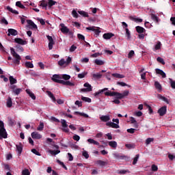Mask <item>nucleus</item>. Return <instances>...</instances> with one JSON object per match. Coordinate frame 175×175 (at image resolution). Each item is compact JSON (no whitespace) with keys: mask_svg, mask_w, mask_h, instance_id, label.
<instances>
[{"mask_svg":"<svg viewBox=\"0 0 175 175\" xmlns=\"http://www.w3.org/2000/svg\"><path fill=\"white\" fill-rule=\"evenodd\" d=\"M72 17H74L75 18H79V14H77V12L76 10H72Z\"/></svg>","mask_w":175,"mask_h":175,"instance_id":"obj_57","label":"nucleus"},{"mask_svg":"<svg viewBox=\"0 0 175 175\" xmlns=\"http://www.w3.org/2000/svg\"><path fill=\"white\" fill-rule=\"evenodd\" d=\"M122 25L124 29L126 31V36L127 39H131V31H129V29H128V24L125 22H122Z\"/></svg>","mask_w":175,"mask_h":175,"instance_id":"obj_5","label":"nucleus"},{"mask_svg":"<svg viewBox=\"0 0 175 175\" xmlns=\"http://www.w3.org/2000/svg\"><path fill=\"white\" fill-rule=\"evenodd\" d=\"M125 147H126V148H129V150H131L132 148H135V145H133L132 144H126L125 145Z\"/></svg>","mask_w":175,"mask_h":175,"instance_id":"obj_61","label":"nucleus"},{"mask_svg":"<svg viewBox=\"0 0 175 175\" xmlns=\"http://www.w3.org/2000/svg\"><path fill=\"white\" fill-rule=\"evenodd\" d=\"M139 154H136L135 158L133 159V165H136L137 163V161L139 160Z\"/></svg>","mask_w":175,"mask_h":175,"instance_id":"obj_56","label":"nucleus"},{"mask_svg":"<svg viewBox=\"0 0 175 175\" xmlns=\"http://www.w3.org/2000/svg\"><path fill=\"white\" fill-rule=\"evenodd\" d=\"M128 95H129V90H125L123 93H122L123 99L125 98V96H128Z\"/></svg>","mask_w":175,"mask_h":175,"instance_id":"obj_60","label":"nucleus"},{"mask_svg":"<svg viewBox=\"0 0 175 175\" xmlns=\"http://www.w3.org/2000/svg\"><path fill=\"white\" fill-rule=\"evenodd\" d=\"M113 36H114V33H105L103 34V38H104L105 39H106V40H107L109 39H111Z\"/></svg>","mask_w":175,"mask_h":175,"instance_id":"obj_17","label":"nucleus"},{"mask_svg":"<svg viewBox=\"0 0 175 175\" xmlns=\"http://www.w3.org/2000/svg\"><path fill=\"white\" fill-rule=\"evenodd\" d=\"M135 30L137 33H144V32H146V29L142 26L135 27Z\"/></svg>","mask_w":175,"mask_h":175,"instance_id":"obj_18","label":"nucleus"},{"mask_svg":"<svg viewBox=\"0 0 175 175\" xmlns=\"http://www.w3.org/2000/svg\"><path fill=\"white\" fill-rule=\"evenodd\" d=\"M94 63L96 64V65H98L100 66H102V65H105V62L104 61H102V60H100V59H95Z\"/></svg>","mask_w":175,"mask_h":175,"instance_id":"obj_42","label":"nucleus"},{"mask_svg":"<svg viewBox=\"0 0 175 175\" xmlns=\"http://www.w3.org/2000/svg\"><path fill=\"white\" fill-rule=\"evenodd\" d=\"M113 157L114 158H116V159H126V158L128 159L126 156L120 153H114Z\"/></svg>","mask_w":175,"mask_h":175,"instance_id":"obj_11","label":"nucleus"},{"mask_svg":"<svg viewBox=\"0 0 175 175\" xmlns=\"http://www.w3.org/2000/svg\"><path fill=\"white\" fill-rule=\"evenodd\" d=\"M49 154H51V155H57L58 154H59V152H61V150H49Z\"/></svg>","mask_w":175,"mask_h":175,"instance_id":"obj_45","label":"nucleus"},{"mask_svg":"<svg viewBox=\"0 0 175 175\" xmlns=\"http://www.w3.org/2000/svg\"><path fill=\"white\" fill-rule=\"evenodd\" d=\"M10 83L11 85H13V84H17V79H16L13 76L9 77Z\"/></svg>","mask_w":175,"mask_h":175,"instance_id":"obj_26","label":"nucleus"},{"mask_svg":"<svg viewBox=\"0 0 175 175\" xmlns=\"http://www.w3.org/2000/svg\"><path fill=\"white\" fill-rule=\"evenodd\" d=\"M62 126L63 127L62 131L66 133H69V129H68V124L66 123V120H61Z\"/></svg>","mask_w":175,"mask_h":175,"instance_id":"obj_6","label":"nucleus"},{"mask_svg":"<svg viewBox=\"0 0 175 175\" xmlns=\"http://www.w3.org/2000/svg\"><path fill=\"white\" fill-rule=\"evenodd\" d=\"M44 128V124L42 122H40L39 126L37 127V131H42Z\"/></svg>","mask_w":175,"mask_h":175,"instance_id":"obj_46","label":"nucleus"},{"mask_svg":"<svg viewBox=\"0 0 175 175\" xmlns=\"http://www.w3.org/2000/svg\"><path fill=\"white\" fill-rule=\"evenodd\" d=\"M157 75H160L163 79H166V73L163 72V70L159 69V68H156L155 69Z\"/></svg>","mask_w":175,"mask_h":175,"instance_id":"obj_14","label":"nucleus"},{"mask_svg":"<svg viewBox=\"0 0 175 175\" xmlns=\"http://www.w3.org/2000/svg\"><path fill=\"white\" fill-rule=\"evenodd\" d=\"M6 105H7V107H12V106H13V102L12 101V98L8 97Z\"/></svg>","mask_w":175,"mask_h":175,"instance_id":"obj_34","label":"nucleus"},{"mask_svg":"<svg viewBox=\"0 0 175 175\" xmlns=\"http://www.w3.org/2000/svg\"><path fill=\"white\" fill-rule=\"evenodd\" d=\"M107 126H110L111 128H114L115 129H118L120 128V125L113 122H109L106 123Z\"/></svg>","mask_w":175,"mask_h":175,"instance_id":"obj_15","label":"nucleus"},{"mask_svg":"<svg viewBox=\"0 0 175 175\" xmlns=\"http://www.w3.org/2000/svg\"><path fill=\"white\" fill-rule=\"evenodd\" d=\"M86 29L88 31H93V32L95 33L96 35H99V33L100 32V30H99V27H86Z\"/></svg>","mask_w":175,"mask_h":175,"instance_id":"obj_9","label":"nucleus"},{"mask_svg":"<svg viewBox=\"0 0 175 175\" xmlns=\"http://www.w3.org/2000/svg\"><path fill=\"white\" fill-rule=\"evenodd\" d=\"M159 99H161L162 100H163V102H165V103H167V105H169L170 103L169 100L166 97L161 94H159Z\"/></svg>","mask_w":175,"mask_h":175,"instance_id":"obj_38","label":"nucleus"},{"mask_svg":"<svg viewBox=\"0 0 175 175\" xmlns=\"http://www.w3.org/2000/svg\"><path fill=\"white\" fill-rule=\"evenodd\" d=\"M75 114H77V116H81V117H84L85 118H88V115L85 113H81L79 111H75Z\"/></svg>","mask_w":175,"mask_h":175,"instance_id":"obj_39","label":"nucleus"},{"mask_svg":"<svg viewBox=\"0 0 175 175\" xmlns=\"http://www.w3.org/2000/svg\"><path fill=\"white\" fill-rule=\"evenodd\" d=\"M61 79H62L61 78V75L55 74L53 75L51 80H53L54 83H58L59 84H62V81H64V80Z\"/></svg>","mask_w":175,"mask_h":175,"instance_id":"obj_3","label":"nucleus"},{"mask_svg":"<svg viewBox=\"0 0 175 175\" xmlns=\"http://www.w3.org/2000/svg\"><path fill=\"white\" fill-rule=\"evenodd\" d=\"M57 3V1H55L53 0H48V6L49 8V9H51V8H53V6H54V5H55Z\"/></svg>","mask_w":175,"mask_h":175,"instance_id":"obj_31","label":"nucleus"},{"mask_svg":"<svg viewBox=\"0 0 175 175\" xmlns=\"http://www.w3.org/2000/svg\"><path fill=\"white\" fill-rule=\"evenodd\" d=\"M26 92H27V94H28V95L30 96V98H31V99H33V100H36V96L32 92H31V90H26Z\"/></svg>","mask_w":175,"mask_h":175,"instance_id":"obj_22","label":"nucleus"},{"mask_svg":"<svg viewBox=\"0 0 175 175\" xmlns=\"http://www.w3.org/2000/svg\"><path fill=\"white\" fill-rule=\"evenodd\" d=\"M23 90L21 88H17L13 90L14 94H16V95H19L20 92H21Z\"/></svg>","mask_w":175,"mask_h":175,"instance_id":"obj_58","label":"nucleus"},{"mask_svg":"<svg viewBox=\"0 0 175 175\" xmlns=\"http://www.w3.org/2000/svg\"><path fill=\"white\" fill-rule=\"evenodd\" d=\"M130 20H131L132 21H135V23H143V19L140 18L130 16Z\"/></svg>","mask_w":175,"mask_h":175,"instance_id":"obj_27","label":"nucleus"},{"mask_svg":"<svg viewBox=\"0 0 175 175\" xmlns=\"http://www.w3.org/2000/svg\"><path fill=\"white\" fill-rule=\"evenodd\" d=\"M10 50H11L12 55L15 58V59H14V64H15V65H20V61H21V57L20 56V55L16 53V51H14V49L11 48Z\"/></svg>","mask_w":175,"mask_h":175,"instance_id":"obj_2","label":"nucleus"},{"mask_svg":"<svg viewBox=\"0 0 175 175\" xmlns=\"http://www.w3.org/2000/svg\"><path fill=\"white\" fill-rule=\"evenodd\" d=\"M81 100H83V102H88V103H91V98L88 97H81Z\"/></svg>","mask_w":175,"mask_h":175,"instance_id":"obj_55","label":"nucleus"},{"mask_svg":"<svg viewBox=\"0 0 175 175\" xmlns=\"http://www.w3.org/2000/svg\"><path fill=\"white\" fill-rule=\"evenodd\" d=\"M166 111H167V107L163 106L161 107L158 111L157 113L159 114L161 117H163L165 114H166Z\"/></svg>","mask_w":175,"mask_h":175,"instance_id":"obj_7","label":"nucleus"},{"mask_svg":"<svg viewBox=\"0 0 175 175\" xmlns=\"http://www.w3.org/2000/svg\"><path fill=\"white\" fill-rule=\"evenodd\" d=\"M150 17L154 21V23H159V18L154 14H150Z\"/></svg>","mask_w":175,"mask_h":175,"instance_id":"obj_29","label":"nucleus"},{"mask_svg":"<svg viewBox=\"0 0 175 175\" xmlns=\"http://www.w3.org/2000/svg\"><path fill=\"white\" fill-rule=\"evenodd\" d=\"M7 10L11 13H13L14 14H18V11L13 10V8H10V6H7Z\"/></svg>","mask_w":175,"mask_h":175,"instance_id":"obj_32","label":"nucleus"},{"mask_svg":"<svg viewBox=\"0 0 175 175\" xmlns=\"http://www.w3.org/2000/svg\"><path fill=\"white\" fill-rule=\"evenodd\" d=\"M96 164L99 165V166H106V165H107V162L103 161L102 160H98L96 161Z\"/></svg>","mask_w":175,"mask_h":175,"instance_id":"obj_40","label":"nucleus"},{"mask_svg":"<svg viewBox=\"0 0 175 175\" xmlns=\"http://www.w3.org/2000/svg\"><path fill=\"white\" fill-rule=\"evenodd\" d=\"M157 62H159L160 64H161L162 65H165V60H163V58L159 57L157 58Z\"/></svg>","mask_w":175,"mask_h":175,"instance_id":"obj_53","label":"nucleus"},{"mask_svg":"<svg viewBox=\"0 0 175 175\" xmlns=\"http://www.w3.org/2000/svg\"><path fill=\"white\" fill-rule=\"evenodd\" d=\"M102 74L96 73L93 74L92 77L94 80H99L100 79H102Z\"/></svg>","mask_w":175,"mask_h":175,"instance_id":"obj_30","label":"nucleus"},{"mask_svg":"<svg viewBox=\"0 0 175 175\" xmlns=\"http://www.w3.org/2000/svg\"><path fill=\"white\" fill-rule=\"evenodd\" d=\"M113 77H116V79H124V76L118 73L112 74Z\"/></svg>","mask_w":175,"mask_h":175,"instance_id":"obj_41","label":"nucleus"},{"mask_svg":"<svg viewBox=\"0 0 175 175\" xmlns=\"http://www.w3.org/2000/svg\"><path fill=\"white\" fill-rule=\"evenodd\" d=\"M26 68H33V64H32L31 62H26L25 64Z\"/></svg>","mask_w":175,"mask_h":175,"instance_id":"obj_52","label":"nucleus"},{"mask_svg":"<svg viewBox=\"0 0 175 175\" xmlns=\"http://www.w3.org/2000/svg\"><path fill=\"white\" fill-rule=\"evenodd\" d=\"M60 27H62L60 31L62 33H69V29L64 23L60 24Z\"/></svg>","mask_w":175,"mask_h":175,"instance_id":"obj_16","label":"nucleus"},{"mask_svg":"<svg viewBox=\"0 0 175 175\" xmlns=\"http://www.w3.org/2000/svg\"><path fill=\"white\" fill-rule=\"evenodd\" d=\"M31 136L32 139H36L37 140H39V139H42V135H40L38 132L31 133Z\"/></svg>","mask_w":175,"mask_h":175,"instance_id":"obj_13","label":"nucleus"},{"mask_svg":"<svg viewBox=\"0 0 175 175\" xmlns=\"http://www.w3.org/2000/svg\"><path fill=\"white\" fill-rule=\"evenodd\" d=\"M79 14L83 16V17H89L88 12H85V11H78Z\"/></svg>","mask_w":175,"mask_h":175,"instance_id":"obj_48","label":"nucleus"},{"mask_svg":"<svg viewBox=\"0 0 175 175\" xmlns=\"http://www.w3.org/2000/svg\"><path fill=\"white\" fill-rule=\"evenodd\" d=\"M16 6L18 8H20V9H25V6L21 3V1H16Z\"/></svg>","mask_w":175,"mask_h":175,"instance_id":"obj_47","label":"nucleus"},{"mask_svg":"<svg viewBox=\"0 0 175 175\" xmlns=\"http://www.w3.org/2000/svg\"><path fill=\"white\" fill-rule=\"evenodd\" d=\"M83 87L86 88L81 89V92H91V91H92V86L88 82L83 84Z\"/></svg>","mask_w":175,"mask_h":175,"instance_id":"obj_4","label":"nucleus"},{"mask_svg":"<svg viewBox=\"0 0 175 175\" xmlns=\"http://www.w3.org/2000/svg\"><path fill=\"white\" fill-rule=\"evenodd\" d=\"M16 151H18L19 155L23 152V144L20 143L18 145H16Z\"/></svg>","mask_w":175,"mask_h":175,"instance_id":"obj_21","label":"nucleus"},{"mask_svg":"<svg viewBox=\"0 0 175 175\" xmlns=\"http://www.w3.org/2000/svg\"><path fill=\"white\" fill-rule=\"evenodd\" d=\"M46 38L49 42L48 45L49 49V50H53V45L55 44V42H54V39L51 36H46Z\"/></svg>","mask_w":175,"mask_h":175,"instance_id":"obj_8","label":"nucleus"},{"mask_svg":"<svg viewBox=\"0 0 175 175\" xmlns=\"http://www.w3.org/2000/svg\"><path fill=\"white\" fill-rule=\"evenodd\" d=\"M109 146L112 148H117V142L116 141H111L109 142Z\"/></svg>","mask_w":175,"mask_h":175,"instance_id":"obj_35","label":"nucleus"},{"mask_svg":"<svg viewBox=\"0 0 175 175\" xmlns=\"http://www.w3.org/2000/svg\"><path fill=\"white\" fill-rule=\"evenodd\" d=\"M14 42L15 43H17L18 44H21L22 46H24L28 43L27 41L21 38H15Z\"/></svg>","mask_w":175,"mask_h":175,"instance_id":"obj_12","label":"nucleus"},{"mask_svg":"<svg viewBox=\"0 0 175 175\" xmlns=\"http://www.w3.org/2000/svg\"><path fill=\"white\" fill-rule=\"evenodd\" d=\"M30 174H31V172H29V170L25 169L22 171L21 175H30Z\"/></svg>","mask_w":175,"mask_h":175,"instance_id":"obj_54","label":"nucleus"},{"mask_svg":"<svg viewBox=\"0 0 175 175\" xmlns=\"http://www.w3.org/2000/svg\"><path fill=\"white\" fill-rule=\"evenodd\" d=\"M154 87L157 90H159V91H162V85H161V83H159V82L155 81Z\"/></svg>","mask_w":175,"mask_h":175,"instance_id":"obj_33","label":"nucleus"},{"mask_svg":"<svg viewBox=\"0 0 175 175\" xmlns=\"http://www.w3.org/2000/svg\"><path fill=\"white\" fill-rule=\"evenodd\" d=\"M152 142H154V138H148L146 139V145H148V144H150Z\"/></svg>","mask_w":175,"mask_h":175,"instance_id":"obj_62","label":"nucleus"},{"mask_svg":"<svg viewBox=\"0 0 175 175\" xmlns=\"http://www.w3.org/2000/svg\"><path fill=\"white\" fill-rule=\"evenodd\" d=\"M107 90H109V88H105L103 90H100L98 92L94 93V96H98V95H100V94H103V92H105V91H107Z\"/></svg>","mask_w":175,"mask_h":175,"instance_id":"obj_28","label":"nucleus"},{"mask_svg":"<svg viewBox=\"0 0 175 175\" xmlns=\"http://www.w3.org/2000/svg\"><path fill=\"white\" fill-rule=\"evenodd\" d=\"M115 96H116V99H123L122 98V94L118 92H115Z\"/></svg>","mask_w":175,"mask_h":175,"instance_id":"obj_49","label":"nucleus"},{"mask_svg":"<svg viewBox=\"0 0 175 175\" xmlns=\"http://www.w3.org/2000/svg\"><path fill=\"white\" fill-rule=\"evenodd\" d=\"M171 88H173V90H175V81H172V79H170Z\"/></svg>","mask_w":175,"mask_h":175,"instance_id":"obj_64","label":"nucleus"},{"mask_svg":"<svg viewBox=\"0 0 175 175\" xmlns=\"http://www.w3.org/2000/svg\"><path fill=\"white\" fill-rule=\"evenodd\" d=\"M0 137L8 139V133L5 129V123L2 120H0Z\"/></svg>","mask_w":175,"mask_h":175,"instance_id":"obj_1","label":"nucleus"},{"mask_svg":"<svg viewBox=\"0 0 175 175\" xmlns=\"http://www.w3.org/2000/svg\"><path fill=\"white\" fill-rule=\"evenodd\" d=\"M40 6H41L42 8V9H45V10H47V1H44V0H42L40 1Z\"/></svg>","mask_w":175,"mask_h":175,"instance_id":"obj_20","label":"nucleus"},{"mask_svg":"<svg viewBox=\"0 0 175 175\" xmlns=\"http://www.w3.org/2000/svg\"><path fill=\"white\" fill-rule=\"evenodd\" d=\"M27 24H29L30 25V27L33 29H38V26L35 24V23H33V21H32L31 20H27Z\"/></svg>","mask_w":175,"mask_h":175,"instance_id":"obj_19","label":"nucleus"},{"mask_svg":"<svg viewBox=\"0 0 175 175\" xmlns=\"http://www.w3.org/2000/svg\"><path fill=\"white\" fill-rule=\"evenodd\" d=\"M130 121H131V124H134L135 128H137V126H138L137 121H136V119H135V118L131 117L130 118Z\"/></svg>","mask_w":175,"mask_h":175,"instance_id":"obj_36","label":"nucleus"},{"mask_svg":"<svg viewBox=\"0 0 175 175\" xmlns=\"http://www.w3.org/2000/svg\"><path fill=\"white\" fill-rule=\"evenodd\" d=\"M62 84L63 85H69L70 87H75V84L69 81H65L63 80V81H62Z\"/></svg>","mask_w":175,"mask_h":175,"instance_id":"obj_25","label":"nucleus"},{"mask_svg":"<svg viewBox=\"0 0 175 175\" xmlns=\"http://www.w3.org/2000/svg\"><path fill=\"white\" fill-rule=\"evenodd\" d=\"M82 155H83V157H84L85 158V159H88V158H90V154H88V152L85 150H84L82 152Z\"/></svg>","mask_w":175,"mask_h":175,"instance_id":"obj_59","label":"nucleus"},{"mask_svg":"<svg viewBox=\"0 0 175 175\" xmlns=\"http://www.w3.org/2000/svg\"><path fill=\"white\" fill-rule=\"evenodd\" d=\"M152 172H158V166L155 164L152 165Z\"/></svg>","mask_w":175,"mask_h":175,"instance_id":"obj_63","label":"nucleus"},{"mask_svg":"<svg viewBox=\"0 0 175 175\" xmlns=\"http://www.w3.org/2000/svg\"><path fill=\"white\" fill-rule=\"evenodd\" d=\"M88 142L90 143V144H95L96 146H99V142L95 141L94 139H88Z\"/></svg>","mask_w":175,"mask_h":175,"instance_id":"obj_37","label":"nucleus"},{"mask_svg":"<svg viewBox=\"0 0 175 175\" xmlns=\"http://www.w3.org/2000/svg\"><path fill=\"white\" fill-rule=\"evenodd\" d=\"M47 95L52 99L53 102H57V99L55 98V96H54V94L51 93V91L47 90L46 91Z\"/></svg>","mask_w":175,"mask_h":175,"instance_id":"obj_23","label":"nucleus"},{"mask_svg":"<svg viewBox=\"0 0 175 175\" xmlns=\"http://www.w3.org/2000/svg\"><path fill=\"white\" fill-rule=\"evenodd\" d=\"M60 76L62 79H64V80L68 81V80H70V75H69L64 74V75H60Z\"/></svg>","mask_w":175,"mask_h":175,"instance_id":"obj_44","label":"nucleus"},{"mask_svg":"<svg viewBox=\"0 0 175 175\" xmlns=\"http://www.w3.org/2000/svg\"><path fill=\"white\" fill-rule=\"evenodd\" d=\"M57 163H59V165H60V166H62V167L64 169H65V170H68V167H66V166L65 165V164L64 163V162L59 161V160H57Z\"/></svg>","mask_w":175,"mask_h":175,"instance_id":"obj_50","label":"nucleus"},{"mask_svg":"<svg viewBox=\"0 0 175 175\" xmlns=\"http://www.w3.org/2000/svg\"><path fill=\"white\" fill-rule=\"evenodd\" d=\"M57 163H59V165H60V166H62V167L64 169H65V170H68V167H66V166L65 165V164L64 163V162L59 161V160H57Z\"/></svg>","mask_w":175,"mask_h":175,"instance_id":"obj_51","label":"nucleus"},{"mask_svg":"<svg viewBox=\"0 0 175 175\" xmlns=\"http://www.w3.org/2000/svg\"><path fill=\"white\" fill-rule=\"evenodd\" d=\"M100 120L103 122H107V121H110V116H103L100 117Z\"/></svg>","mask_w":175,"mask_h":175,"instance_id":"obj_24","label":"nucleus"},{"mask_svg":"<svg viewBox=\"0 0 175 175\" xmlns=\"http://www.w3.org/2000/svg\"><path fill=\"white\" fill-rule=\"evenodd\" d=\"M105 95L106 96H116V92H105Z\"/></svg>","mask_w":175,"mask_h":175,"instance_id":"obj_43","label":"nucleus"},{"mask_svg":"<svg viewBox=\"0 0 175 175\" xmlns=\"http://www.w3.org/2000/svg\"><path fill=\"white\" fill-rule=\"evenodd\" d=\"M8 36H10V35L12 36H16V35H18V32L14 29H8Z\"/></svg>","mask_w":175,"mask_h":175,"instance_id":"obj_10","label":"nucleus"}]
</instances>
